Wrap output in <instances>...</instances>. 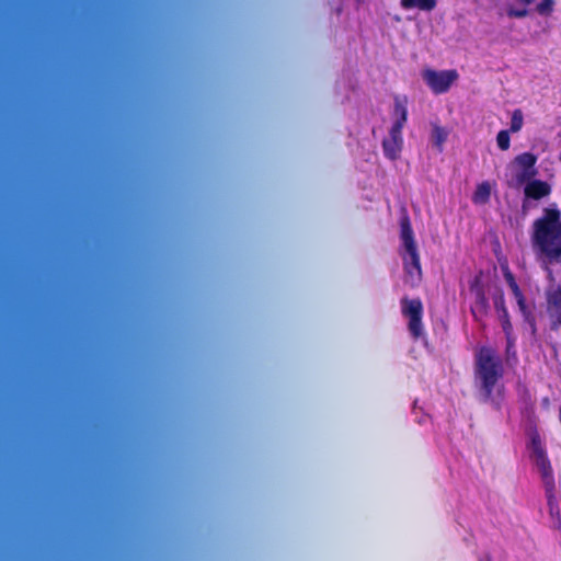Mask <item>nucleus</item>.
Segmentation results:
<instances>
[{
    "label": "nucleus",
    "instance_id": "nucleus-1",
    "mask_svg": "<svg viewBox=\"0 0 561 561\" xmlns=\"http://www.w3.org/2000/svg\"><path fill=\"white\" fill-rule=\"evenodd\" d=\"M531 244L546 265L561 263V211L556 204L545 207L531 226Z\"/></svg>",
    "mask_w": 561,
    "mask_h": 561
},
{
    "label": "nucleus",
    "instance_id": "nucleus-2",
    "mask_svg": "<svg viewBox=\"0 0 561 561\" xmlns=\"http://www.w3.org/2000/svg\"><path fill=\"white\" fill-rule=\"evenodd\" d=\"M476 367L477 375L481 380L484 401H489L495 385L503 376L502 360L493 348L482 346L476 354Z\"/></svg>",
    "mask_w": 561,
    "mask_h": 561
},
{
    "label": "nucleus",
    "instance_id": "nucleus-3",
    "mask_svg": "<svg viewBox=\"0 0 561 561\" xmlns=\"http://www.w3.org/2000/svg\"><path fill=\"white\" fill-rule=\"evenodd\" d=\"M535 463L540 472V477L545 486L547 504L552 512L557 507L556 497V482L551 462L547 456L546 450L540 446L536 439H533Z\"/></svg>",
    "mask_w": 561,
    "mask_h": 561
},
{
    "label": "nucleus",
    "instance_id": "nucleus-4",
    "mask_svg": "<svg viewBox=\"0 0 561 561\" xmlns=\"http://www.w3.org/2000/svg\"><path fill=\"white\" fill-rule=\"evenodd\" d=\"M401 312L408 321V330L411 336L415 340L420 339L424 334L423 328V302L416 298L403 297L400 301Z\"/></svg>",
    "mask_w": 561,
    "mask_h": 561
},
{
    "label": "nucleus",
    "instance_id": "nucleus-5",
    "mask_svg": "<svg viewBox=\"0 0 561 561\" xmlns=\"http://www.w3.org/2000/svg\"><path fill=\"white\" fill-rule=\"evenodd\" d=\"M422 78L433 93L443 94L446 93L458 79V72L455 69L442 71L425 69L422 72Z\"/></svg>",
    "mask_w": 561,
    "mask_h": 561
},
{
    "label": "nucleus",
    "instance_id": "nucleus-6",
    "mask_svg": "<svg viewBox=\"0 0 561 561\" xmlns=\"http://www.w3.org/2000/svg\"><path fill=\"white\" fill-rule=\"evenodd\" d=\"M469 291L473 297L471 313L474 320L481 321L488 314L490 308L481 272L470 279Z\"/></svg>",
    "mask_w": 561,
    "mask_h": 561
},
{
    "label": "nucleus",
    "instance_id": "nucleus-7",
    "mask_svg": "<svg viewBox=\"0 0 561 561\" xmlns=\"http://www.w3.org/2000/svg\"><path fill=\"white\" fill-rule=\"evenodd\" d=\"M537 156L533 152H523L513 159L512 165L516 169L514 175L515 185H523L528 182V180L537 176Z\"/></svg>",
    "mask_w": 561,
    "mask_h": 561
},
{
    "label": "nucleus",
    "instance_id": "nucleus-8",
    "mask_svg": "<svg viewBox=\"0 0 561 561\" xmlns=\"http://www.w3.org/2000/svg\"><path fill=\"white\" fill-rule=\"evenodd\" d=\"M405 283L415 287L422 279V267L417 250L408 251L402 254Z\"/></svg>",
    "mask_w": 561,
    "mask_h": 561
},
{
    "label": "nucleus",
    "instance_id": "nucleus-9",
    "mask_svg": "<svg viewBox=\"0 0 561 561\" xmlns=\"http://www.w3.org/2000/svg\"><path fill=\"white\" fill-rule=\"evenodd\" d=\"M403 128L391 127L389 130V136L382 140V150L386 158L391 161L397 160L403 148V137H402Z\"/></svg>",
    "mask_w": 561,
    "mask_h": 561
},
{
    "label": "nucleus",
    "instance_id": "nucleus-10",
    "mask_svg": "<svg viewBox=\"0 0 561 561\" xmlns=\"http://www.w3.org/2000/svg\"><path fill=\"white\" fill-rule=\"evenodd\" d=\"M547 312L551 321V329L561 328V287L547 291Z\"/></svg>",
    "mask_w": 561,
    "mask_h": 561
},
{
    "label": "nucleus",
    "instance_id": "nucleus-11",
    "mask_svg": "<svg viewBox=\"0 0 561 561\" xmlns=\"http://www.w3.org/2000/svg\"><path fill=\"white\" fill-rule=\"evenodd\" d=\"M494 308L496 312L499 313V318L501 321L502 330L505 333L506 340H507V346H512L514 344L513 339V325L510 319L508 310L505 306V298L503 293H500L497 296L494 297Z\"/></svg>",
    "mask_w": 561,
    "mask_h": 561
},
{
    "label": "nucleus",
    "instance_id": "nucleus-12",
    "mask_svg": "<svg viewBox=\"0 0 561 561\" xmlns=\"http://www.w3.org/2000/svg\"><path fill=\"white\" fill-rule=\"evenodd\" d=\"M512 293L516 299L518 309L520 313L523 314L524 321L530 327L531 332L536 333L537 325H536V317L529 306L527 305L526 298L524 294L522 293L519 286L517 285L515 279H512L511 284Z\"/></svg>",
    "mask_w": 561,
    "mask_h": 561
},
{
    "label": "nucleus",
    "instance_id": "nucleus-13",
    "mask_svg": "<svg viewBox=\"0 0 561 561\" xmlns=\"http://www.w3.org/2000/svg\"><path fill=\"white\" fill-rule=\"evenodd\" d=\"M551 185L542 180L531 179L525 183L524 195L526 198L539 201L551 194Z\"/></svg>",
    "mask_w": 561,
    "mask_h": 561
},
{
    "label": "nucleus",
    "instance_id": "nucleus-14",
    "mask_svg": "<svg viewBox=\"0 0 561 561\" xmlns=\"http://www.w3.org/2000/svg\"><path fill=\"white\" fill-rule=\"evenodd\" d=\"M400 232L404 251L408 252L417 250L416 243L414 241V232L408 216L403 217L400 221Z\"/></svg>",
    "mask_w": 561,
    "mask_h": 561
},
{
    "label": "nucleus",
    "instance_id": "nucleus-15",
    "mask_svg": "<svg viewBox=\"0 0 561 561\" xmlns=\"http://www.w3.org/2000/svg\"><path fill=\"white\" fill-rule=\"evenodd\" d=\"M393 115L396 116V119L391 127L399 126V128H403L408 121L407 100H400L399 98H396Z\"/></svg>",
    "mask_w": 561,
    "mask_h": 561
},
{
    "label": "nucleus",
    "instance_id": "nucleus-16",
    "mask_svg": "<svg viewBox=\"0 0 561 561\" xmlns=\"http://www.w3.org/2000/svg\"><path fill=\"white\" fill-rule=\"evenodd\" d=\"M448 135L449 133L445 127L437 124L432 125L431 140L438 152H443L444 144L446 142Z\"/></svg>",
    "mask_w": 561,
    "mask_h": 561
},
{
    "label": "nucleus",
    "instance_id": "nucleus-17",
    "mask_svg": "<svg viewBox=\"0 0 561 561\" xmlns=\"http://www.w3.org/2000/svg\"><path fill=\"white\" fill-rule=\"evenodd\" d=\"M400 5L404 10L419 9L422 11H433L436 5V0H401Z\"/></svg>",
    "mask_w": 561,
    "mask_h": 561
},
{
    "label": "nucleus",
    "instance_id": "nucleus-18",
    "mask_svg": "<svg viewBox=\"0 0 561 561\" xmlns=\"http://www.w3.org/2000/svg\"><path fill=\"white\" fill-rule=\"evenodd\" d=\"M491 196V185L484 181L477 185L476 191L472 195V202L474 204H486Z\"/></svg>",
    "mask_w": 561,
    "mask_h": 561
},
{
    "label": "nucleus",
    "instance_id": "nucleus-19",
    "mask_svg": "<svg viewBox=\"0 0 561 561\" xmlns=\"http://www.w3.org/2000/svg\"><path fill=\"white\" fill-rule=\"evenodd\" d=\"M523 123H524L523 112H522V110L516 108L512 114L510 130L512 133L519 131L523 127Z\"/></svg>",
    "mask_w": 561,
    "mask_h": 561
},
{
    "label": "nucleus",
    "instance_id": "nucleus-20",
    "mask_svg": "<svg viewBox=\"0 0 561 561\" xmlns=\"http://www.w3.org/2000/svg\"><path fill=\"white\" fill-rule=\"evenodd\" d=\"M496 142L501 150H507L511 146V137L508 130H501L497 133Z\"/></svg>",
    "mask_w": 561,
    "mask_h": 561
},
{
    "label": "nucleus",
    "instance_id": "nucleus-21",
    "mask_svg": "<svg viewBox=\"0 0 561 561\" xmlns=\"http://www.w3.org/2000/svg\"><path fill=\"white\" fill-rule=\"evenodd\" d=\"M553 0H542L536 7L537 12L540 15H549L553 11Z\"/></svg>",
    "mask_w": 561,
    "mask_h": 561
},
{
    "label": "nucleus",
    "instance_id": "nucleus-22",
    "mask_svg": "<svg viewBox=\"0 0 561 561\" xmlns=\"http://www.w3.org/2000/svg\"><path fill=\"white\" fill-rule=\"evenodd\" d=\"M528 14V10L527 9H514V8H510L507 10V15L510 18H517V19H520V18H525L526 15Z\"/></svg>",
    "mask_w": 561,
    "mask_h": 561
},
{
    "label": "nucleus",
    "instance_id": "nucleus-23",
    "mask_svg": "<svg viewBox=\"0 0 561 561\" xmlns=\"http://www.w3.org/2000/svg\"><path fill=\"white\" fill-rule=\"evenodd\" d=\"M505 277H506V280L508 283V286L511 287V284H512V279H515L514 276L512 275V273L507 272L505 274Z\"/></svg>",
    "mask_w": 561,
    "mask_h": 561
},
{
    "label": "nucleus",
    "instance_id": "nucleus-24",
    "mask_svg": "<svg viewBox=\"0 0 561 561\" xmlns=\"http://www.w3.org/2000/svg\"><path fill=\"white\" fill-rule=\"evenodd\" d=\"M481 561H491V558L490 557H486L485 559L481 560Z\"/></svg>",
    "mask_w": 561,
    "mask_h": 561
},
{
    "label": "nucleus",
    "instance_id": "nucleus-25",
    "mask_svg": "<svg viewBox=\"0 0 561 561\" xmlns=\"http://www.w3.org/2000/svg\"><path fill=\"white\" fill-rule=\"evenodd\" d=\"M495 404V408L499 410L500 409V404L499 403H494Z\"/></svg>",
    "mask_w": 561,
    "mask_h": 561
},
{
    "label": "nucleus",
    "instance_id": "nucleus-26",
    "mask_svg": "<svg viewBox=\"0 0 561 561\" xmlns=\"http://www.w3.org/2000/svg\"><path fill=\"white\" fill-rule=\"evenodd\" d=\"M559 160L561 161V153H560Z\"/></svg>",
    "mask_w": 561,
    "mask_h": 561
}]
</instances>
